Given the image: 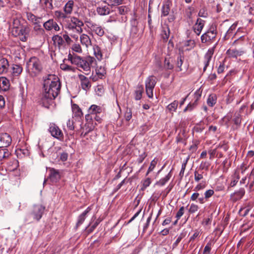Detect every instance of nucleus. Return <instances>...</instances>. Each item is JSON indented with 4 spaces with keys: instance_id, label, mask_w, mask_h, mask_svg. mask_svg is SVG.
Masks as SVG:
<instances>
[{
    "instance_id": "obj_1",
    "label": "nucleus",
    "mask_w": 254,
    "mask_h": 254,
    "mask_svg": "<svg viewBox=\"0 0 254 254\" xmlns=\"http://www.w3.org/2000/svg\"><path fill=\"white\" fill-rule=\"evenodd\" d=\"M43 98L53 100L58 95L61 90V83L59 77L54 74H49L44 79Z\"/></svg>"
},
{
    "instance_id": "obj_2",
    "label": "nucleus",
    "mask_w": 254,
    "mask_h": 254,
    "mask_svg": "<svg viewBox=\"0 0 254 254\" xmlns=\"http://www.w3.org/2000/svg\"><path fill=\"white\" fill-rule=\"evenodd\" d=\"M83 21L75 16L70 17V22L67 24L66 29L69 32V35L76 41L78 40V35L83 32Z\"/></svg>"
},
{
    "instance_id": "obj_3",
    "label": "nucleus",
    "mask_w": 254,
    "mask_h": 254,
    "mask_svg": "<svg viewBox=\"0 0 254 254\" xmlns=\"http://www.w3.org/2000/svg\"><path fill=\"white\" fill-rule=\"evenodd\" d=\"M43 69L40 60L36 57H31L27 63V70L31 76L39 75Z\"/></svg>"
},
{
    "instance_id": "obj_4",
    "label": "nucleus",
    "mask_w": 254,
    "mask_h": 254,
    "mask_svg": "<svg viewBox=\"0 0 254 254\" xmlns=\"http://www.w3.org/2000/svg\"><path fill=\"white\" fill-rule=\"evenodd\" d=\"M85 119L86 123L83 126H81L80 130L81 136L82 137H85L89 132L93 130L97 125L89 115H86Z\"/></svg>"
},
{
    "instance_id": "obj_5",
    "label": "nucleus",
    "mask_w": 254,
    "mask_h": 254,
    "mask_svg": "<svg viewBox=\"0 0 254 254\" xmlns=\"http://www.w3.org/2000/svg\"><path fill=\"white\" fill-rule=\"evenodd\" d=\"M156 83V77L152 75L149 76L145 80L146 93L150 98L153 97V91Z\"/></svg>"
},
{
    "instance_id": "obj_6",
    "label": "nucleus",
    "mask_w": 254,
    "mask_h": 254,
    "mask_svg": "<svg viewBox=\"0 0 254 254\" xmlns=\"http://www.w3.org/2000/svg\"><path fill=\"white\" fill-rule=\"evenodd\" d=\"M48 130L53 137L60 141L64 140V135L62 131L55 124H50Z\"/></svg>"
},
{
    "instance_id": "obj_7",
    "label": "nucleus",
    "mask_w": 254,
    "mask_h": 254,
    "mask_svg": "<svg viewBox=\"0 0 254 254\" xmlns=\"http://www.w3.org/2000/svg\"><path fill=\"white\" fill-rule=\"evenodd\" d=\"M29 32L30 29L28 26H21L18 29H16L14 35L20 36V40L25 42L27 39Z\"/></svg>"
},
{
    "instance_id": "obj_8",
    "label": "nucleus",
    "mask_w": 254,
    "mask_h": 254,
    "mask_svg": "<svg viewBox=\"0 0 254 254\" xmlns=\"http://www.w3.org/2000/svg\"><path fill=\"white\" fill-rule=\"evenodd\" d=\"M45 208V207L41 204L34 205L31 213L33 218L37 221L39 220L42 216Z\"/></svg>"
},
{
    "instance_id": "obj_9",
    "label": "nucleus",
    "mask_w": 254,
    "mask_h": 254,
    "mask_svg": "<svg viewBox=\"0 0 254 254\" xmlns=\"http://www.w3.org/2000/svg\"><path fill=\"white\" fill-rule=\"evenodd\" d=\"M43 27L47 31L54 30L56 32L60 30V27L58 23L53 19H50L43 23Z\"/></svg>"
},
{
    "instance_id": "obj_10",
    "label": "nucleus",
    "mask_w": 254,
    "mask_h": 254,
    "mask_svg": "<svg viewBox=\"0 0 254 254\" xmlns=\"http://www.w3.org/2000/svg\"><path fill=\"white\" fill-rule=\"evenodd\" d=\"M216 36V32L214 30H210L202 34L201 36V41L203 43L213 40Z\"/></svg>"
},
{
    "instance_id": "obj_11",
    "label": "nucleus",
    "mask_w": 254,
    "mask_h": 254,
    "mask_svg": "<svg viewBox=\"0 0 254 254\" xmlns=\"http://www.w3.org/2000/svg\"><path fill=\"white\" fill-rule=\"evenodd\" d=\"M11 142V136L7 133H0V148L7 147Z\"/></svg>"
},
{
    "instance_id": "obj_12",
    "label": "nucleus",
    "mask_w": 254,
    "mask_h": 254,
    "mask_svg": "<svg viewBox=\"0 0 254 254\" xmlns=\"http://www.w3.org/2000/svg\"><path fill=\"white\" fill-rule=\"evenodd\" d=\"M9 70V64L8 60L4 58L0 57V74H5Z\"/></svg>"
},
{
    "instance_id": "obj_13",
    "label": "nucleus",
    "mask_w": 254,
    "mask_h": 254,
    "mask_svg": "<svg viewBox=\"0 0 254 254\" xmlns=\"http://www.w3.org/2000/svg\"><path fill=\"white\" fill-rule=\"evenodd\" d=\"M50 179L53 182L56 183L60 179L61 177V172L58 170H56L54 168H50Z\"/></svg>"
},
{
    "instance_id": "obj_14",
    "label": "nucleus",
    "mask_w": 254,
    "mask_h": 254,
    "mask_svg": "<svg viewBox=\"0 0 254 254\" xmlns=\"http://www.w3.org/2000/svg\"><path fill=\"white\" fill-rule=\"evenodd\" d=\"M26 16L28 21L33 25L42 23V17H38L31 12H27Z\"/></svg>"
},
{
    "instance_id": "obj_15",
    "label": "nucleus",
    "mask_w": 254,
    "mask_h": 254,
    "mask_svg": "<svg viewBox=\"0 0 254 254\" xmlns=\"http://www.w3.org/2000/svg\"><path fill=\"white\" fill-rule=\"evenodd\" d=\"M204 25V21L198 18L195 24L193 26L194 32L197 35H199Z\"/></svg>"
},
{
    "instance_id": "obj_16",
    "label": "nucleus",
    "mask_w": 254,
    "mask_h": 254,
    "mask_svg": "<svg viewBox=\"0 0 254 254\" xmlns=\"http://www.w3.org/2000/svg\"><path fill=\"white\" fill-rule=\"evenodd\" d=\"M78 78L80 81L81 87L83 89L87 90L91 87V84L89 79L82 74H79Z\"/></svg>"
},
{
    "instance_id": "obj_17",
    "label": "nucleus",
    "mask_w": 254,
    "mask_h": 254,
    "mask_svg": "<svg viewBox=\"0 0 254 254\" xmlns=\"http://www.w3.org/2000/svg\"><path fill=\"white\" fill-rule=\"evenodd\" d=\"M214 48H212L207 51L204 56V66L203 67V71H205L209 64V62L211 60L212 57L214 54Z\"/></svg>"
},
{
    "instance_id": "obj_18",
    "label": "nucleus",
    "mask_w": 254,
    "mask_h": 254,
    "mask_svg": "<svg viewBox=\"0 0 254 254\" xmlns=\"http://www.w3.org/2000/svg\"><path fill=\"white\" fill-rule=\"evenodd\" d=\"M52 41L56 47L60 49L64 45V41L63 37L58 35H54L52 37Z\"/></svg>"
},
{
    "instance_id": "obj_19",
    "label": "nucleus",
    "mask_w": 254,
    "mask_h": 254,
    "mask_svg": "<svg viewBox=\"0 0 254 254\" xmlns=\"http://www.w3.org/2000/svg\"><path fill=\"white\" fill-rule=\"evenodd\" d=\"M245 193V190L244 189L241 188L238 191L232 194L231 198L233 201H236L241 199Z\"/></svg>"
},
{
    "instance_id": "obj_20",
    "label": "nucleus",
    "mask_w": 254,
    "mask_h": 254,
    "mask_svg": "<svg viewBox=\"0 0 254 254\" xmlns=\"http://www.w3.org/2000/svg\"><path fill=\"white\" fill-rule=\"evenodd\" d=\"M9 87V81L4 77H0V91H6Z\"/></svg>"
},
{
    "instance_id": "obj_21",
    "label": "nucleus",
    "mask_w": 254,
    "mask_h": 254,
    "mask_svg": "<svg viewBox=\"0 0 254 254\" xmlns=\"http://www.w3.org/2000/svg\"><path fill=\"white\" fill-rule=\"evenodd\" d=\"M74 6V1L72 0H69L64 7V11L67 15L72 13Z\"/></svg>"
},
{
    "instance_id": "obj_22",
    "label": "nucleus",
    "mask_w": 254,
    "mask_h": 254,
    "mask_svg": "<svg viewBox=\"0 0 254 254\" xmlns=\"http://www.w3.org/2000/svg\"><path fill=\"white\" fill-rule=\"evenodd\" d=\"M80 42L81 44L85 46L86 48H88L91 45V41L89 37L85 34H82L80 37Z\"/></svg>"
},
{
    "instance_id": "obj_23",
    "label": "nucleus",
    "mask_w": 254,
    "mask_h": 254,
    "mask_svg": "<svg viewBox=\"0 0 254 254\" xmlns=\"http://www.w3.org/2000/svg\"><path fill=\"white\" fill-rule=\"evenodd\" d=\"M68 60L70 61L72 64L79 66L83 59L79 56H72L69 54L68 56Z\"/></svg>"
},
{
    "instance_id": "obj_24",
    "label": "nucleus",
    "mask_w": 254,
    "mask_h": 254,
    "mask_svg": "<svg viewBox=\"0 0 254 254\" xmlns=\"http://www.w3.org/2000/svg\"><path fill=\"white\" fill-rule=\"evenodd\" d=\"M245 52L243 50L239 51L236 49H229L227 51V54L229 57L237 58L242 55Z\"/></svg>"
},
{
    "instance_id": "obj_25",
    "label": "nucleus",
    "mask_w": 254,
    "mask_h": 254,
    "mask_svg": "<svg viewBox=\"0 0 254 254\" xmlns=\"http://www.w3.org/2000/svg\"><path fill=\"white\" fill-rule=\"evenodd\" d=\"M91 210L90 208L88 207L84 212H83L78 217V220L76 225V227L81 225L85 219L87 213Z\"/></svg>"
},
{
    "instance_id": "obj_26",
    "label": "nucleus",
    "mask_w": 254,
    "mask_h": 254,
    "mask_svg": "<svg viewBox=\"0 0 254 254\" xmlns=\"http://www.w3.org/2000/svg\"><path fill=\"white\" fill-rule=\"evenodd\" d=\"M72 110L73 113V117L81 118L83 116L82 111L77 105L75 104L72 105Z\"/></svg>"
},
{
    "instance_id": "obj_27",
    "label": "nucleus",
    "mask_w": 254,
    "mask_h": 254,
    "mask_svg": "<svg viewBox=\"0 0 254 254\" xmlns=\"http://www.w3.org/2000/svg\"><path fill=\"white\" fill-rule=\"evenodd\" d=\"M97 12L100 15H106L110 13V9L107 6H100L97 8Z\"/></svg>"
},
{
    "instance_id": "obj_28",
    "label": "nucleus",
    "mask_w": 254,
    "mask_h": 254,
    "mask_svg": "<svg viewBox=\"0 0 254 254\" xmlns=\"http://www.w3.org/2000/svg\"><path fill=\"white\" fill-rule=\"evenodd\" d=\"M91 30L99 36H102L104 34V30L100 26L96 24L92 25Z\"/></svg>"
},
{
    "instance_id": "obj_29",
    "label": "nucleus",
    "mask_w": 254,
    "mask_h": 254,
    "mask_svg": "<svg viewBox=\"0 0 254 254\" xmlns=\"http://www.w3.org/2000/svg\"><path fill=\"white\" fill-rule=\"evenodd\" d=\"M170 2L167 1L162 6L161 9V16H166L169 14L170 9Z\"/></svg>"
},
{
    "instance_id": "obj_30",
    "label": "nucleus",
    "mask_w": 254,
    "mask_h": 254,
    "mask_svg": "<svg viewBox=\"0 0 254 254\" xmlns=\"http://www.w3.org/2000/svg\"><path fill=\"white\" fill-rule=\"evenodd\" d=\"M12 70L14 76H18L21 73L23 68L20 65L13 64L12 67Z\"/></svg>"
},
{
    "instance_id": "obj_31",
    "label": "nucleus",
    "mask_w": 254,
    "mask_h": 254,
    "mask_svg": "<svg viewBox=\"0 0 254 254\" xmlns=\"http://www.w3.org/2000/svg\"><path fill=\"white\" fill-rule=\"evenodd\" d=\"M101 112V108L96 105H91L89 109V113L91 115H95L98 113H100Z\"/></svg>"
},
{
    "instance_id": "obj_32",
    "label": "nucleus",
    "mask_w": 254,
    "mask_h": 254,
    "mask_svg": "<svg viewBox=\"0 0 254 254\" xmlns=\"http://www.w3.org/2000/svg\"><path fill=\"white\" fill-rule=\"evenodd\" d=\"M143 92V87L142 85H138L135 91V99L136 100H140L142 97V94Z\"/></svg>"
},
{
    "instance_id": "obj_33",
    "label": "nucleus",
    "mask_w": 254,
    "mask_h": 254,
    "mask_svg": "<svg viewBox=\"0 0 254 254\" xmlns=\"http://www.w3.org/2000/svg\"><path fill=\"white\" fill-rule=\"evenodd\" d=\"M171 177V174L170 172L164 178L160 179L159 181L157 182L155 185L159 186H164L170 180Z\"/></svg>"
},
{
    "instance_id": "obj_34",
    "label": "nucleus",
    "mask_w": 254,
    "mask_h": 254,
    "mask_svg": "<svg viewBox=\"0 0 254 254\" xmlns=\"http://www.w3.org/2000/svg\"><path fill=\"white\" fill-rule=\"evenodd\" d=\"M217 97L215 94L210 95L207 100V103L208 106L213 107L216 103Z\"/></svg>"
},
{
    "instance_id": "obj_35",
    "label": "nucleus",
    "mask_w": 254,
    "mask_h": 254,
    "mask_svg": "<svg viewBox=\"0 0 254 254\" xmlns=\"http://www.w3.org/2000/svg\"><path fill=\"white\" fill-rule=\"evenodd\" d=\"M93 50L95 56L98 60H101L102 59V54L100 47L95 45L93 47Z\"/></svg>"
},
{
    "instance_id": "obj_36",
    "label": "nucleus",
    "mask_w": 254,
    "mask_h": 254,
    "mask_svg": "<svg viewBox=\"0 0 254 254\" xmlns=\"http://www.w3.org/2000/svg\"><path fill=\"white\" fill-rule=\"evenodd\" d=\"M41 23H39V24L34 25L33 30L37 34L43 35L45 33V30L42 27Z\"/></svg>"
},
{
    "instance_id": "obj_37",
    "label": "nucleus",
    "mask_w": 254,
    "mask_h": 254,
    "mask_svg": "<svg viewBox=\"0 0 254 254\" xmlns=\"http://www.w3.org/2000/svg\"><path fill=\"white\" fill-rule=\"evenodd\" d=\"M86 62V60L85 59H83L79 67L82 68L84 71L86 72L87 73H86V74H88L90 71V67Z\"/></svg>"
},
{
    "instance_id": "obj_38",
    "label": "nucleus",
    "mask_w": 254,
    "mask_h": 254,
    "mask_svg": "<svg viewBox=\"0 0 254 254\" xmlns=\"http://www.w3.org/2000/svg\"><path fill=\"white\" fill-rule=\"evenodd\" d=\"M198 103H195L194 101L190 102L187 106L184 109V112L192 111L197 106Z\"/></svg>"
},
{
    "instance_id": "obj_39",
    "label": "nucleus",
    "mask_w": 254,
    "mask_h": 254,
    "mask_svg": "<svg viewBox=\"0 0 254 254\" xmlns=\"http://www.w3.org/2000/svg\"><path fill=\"white\" fill-rule=\"evenodd\" d=\"M22 26L20 25V22L19 20L16 18H13V29L12 31V34H14V31H16V29H18L21 27Z\"/></svg>"
},
{
    "instance_id": "obj_40",
    "label": "nucleus",
    "mask_w": 254,
    "mask_h": 254,
    "mask_svg": "<svg viewBox=\"0 0 254 254\" xmlns=\"http://www.w3.org/2000/svg\"><path fill=\"white\" fill-rule=\"evenodd\" d=\"M86 60V63H87V64H88L89 66L90 67V69L91 68V67H94L96 64V60L95 59L91 57H88L85 58Z\"/></svg>"
},
{
    "instance_id": "obj_41",
    "label": "nucleus",
    "mask_w": 254,
    "mask_h": 254,
    "mask_svg": "<svg viewBox=\"0 0 254 254\" xmlns=\"http://www.w3.org/2000/svg\"><path fill=\"white\" fill-rule=\"evenodd\" d=\"M100 220H99V219H97L92 225H91V224H90L88 227H89V228L87 229L88 233H90L92 232H93V230L96 228V227L100 223Z\"/></svg>"
},
{
    "instance_id": "obj_42",
    "label": "nucleus",
    "mask_w": 254,
    "mask_h": 254,
    "mask_svg": "<svg viewBox=\"0 0 254 254\" xmlns=\"http://www.w3.org/2000/svg\"><path fill=\"white\" fill-rule=\"evenodd\" d=\"M178 105V102L177 101H174L167 106V109L170 112L175 111L177 108Z\"/></svg>"
},
{
    "instance_id": "obj_43",
    "label": "nucleus",
    "mask_w": 254,
    "mask_h": 254,
    "mask_svg": "<svg viewBox=\"0 0 254 254\" xmlns=\"http://www.w3.org/2000/svg\"><path fill=\"white\" fill-rule=\"evenodd\" d=\"M55 16L59 19H65L67 17V15L64 12L57 10L55 12Z\"/></svg>"
},
{
    "instance_id": "obj_44",
    "label": "nucleus",
    "mask_w": 254,
    "mask_h": 254,
    "mask_svg": "<svg viewBox=\"0 0 254 254\" xmlns=\"http://www.w3.org/2000/svg\"><path fill=\"white\" fill-rule=\"evenodd\" d=\"M119 13L122 15H125L129 11V8L126 6H121L118 8Z\"/></svg>"
},
{
    "instance_id": "obj_45",
    "label": "nucleus",
    "mask_w": 254,
    "mask_h": 254,
    "mask_svg": "<svg viewBox=\"0 0 254 254\" xmlns=\"http://www.w3.org/2000/svg\"><path fill=\"white\" fill-rule=\"evenodd\" d=\"M123 0H108V5L111 6H117L123 3Z\"/></svg>"
},
{
    "instance_id": "obj_46",
    "label": "nucleus",
    "mask_w": 254,
    "mask_h": 254,
    "mask_svg": "<svg viewBox=\"0 0 254 254\" xmlns=\"http://www.w3.org/2000/svg\"><path fill=\"white\" fill-rule=\"evenodd\" d=\"M132 118V112L130 108H127L125 113V118L127 121H129Z\"/></svg>"
},
{
    "instance_id": "obj_47",
    "label": "nucleus",
    "mask_w": 254,
    "mask_h": 254,
    "mask_svg": "<svg viewBox=\"0 0 254 254\" xmlns=\"http://www.w3.org/2000/svg\"><path fill=\"white\" fill-rule=\"evenodd\" d=\"M164 67L167 69H172L174 67V65L170 62L169 59H165L164 61Z\"/></svg>"
},
{
    "instance_id": "obj_48",
    "label": "nucleus",
    "mask_w": 254,
    "mask_h": 254,
    "mask_svg": "<svg viewBox=\"0 0 254 254\" xmlns=\"http://www.w3.org/2000/svg\"><path fill=\"white\" fill-rule=\"evenodd\" d=\"M157 164V161H156L155 159L153 160L150 163V166L149 167V168L148 169V171L146 173V175H148V174L152 171L154 168L155 167L156 165Z\"/></svg>"
},
{
    "instance_id": "obj_49",
    "label": "nucleus",
    "mask_w": 254,
    "mask_h": 254,
    "mask_svg": "<svg viewBox=\"0 0 254 254\" xmlns=\"http://www.w3.org/2000/svg\"><path fill=\"white\" fill-rule=\"evenodd\" d=\"M96 72L99 75L104 76L106 73V69L104 67H102L101 66L98 67L96 69Z\"/></svg>"
},
{
    "instance_id": "obj_50",
    "label": "nucleus",
    "mask_w": 254,
    "mask_h": 254,
    "mask_svg": "<svg viewBox=\"0 0 254 254\" xmlns=\"http://www.w3.org/2000/svg\"><path fill=\"white\" fill-rule=\"evenodd\" d=\"M194 178L195 182H198L203 178L202 174L199 173L197 171L194 172Z\"/></svg>"
},
{
    "instance_id": "obj_51",
    "label": "nucleus",
    "mask_w": 254,
    "mask_h": 254,
    "mask_svg": "<svg viewBox=\"0 0 254 254\" xmlns=\"http://www.w3.org/2000/svg\"><path fill=\"white\" fill-rule=\"evenodd\" d=\"M198 206L194 203H192L190 205V207L189 208V211L190 213H193L197 211L198 210Z\"/></svg>"
},
{
    "instance_id": "obj_52",
    "label": "nucleus",
    "mask_w": 254,
    "mask_h": 254,
    "mask_svg": "<svg viewBox=\"0 0 254 254\" xmlns=\"http://www.w3.org/2000/svg\"><path fill=\"white\" fill-rule=\"evenodd\" d=\"M201 95V92L200 91V89L196 90L194 94V102L195 103H197L198 101L199 100Z\"/></svg>"
},
{
    "instance_id": "obj_53",
    "label": "nucleus",
    "mask_w": 254,
    "mask_h": 254,
    "mask_svg": "<svg viewBox=\"0 0 254 254\" xmlns=\"http://www.w3.org/2000/svg\"><path fill=\"white\" fill-rule=\"evenodd\" d=\"M206 187L205 182H202L197 184L194 189V190L198 191L204 189Z\"/></svg>"
},
{
    "instance_id": "obj_54",
    "label": "nucleus",
    "mask_w": 254,
    "mask_h": 254,
    "mask_svg": "<svg viewBox=\"0 0 254 254\" xmlns=\"http://www.w3.org/2000/svg\"><path fill=\"white\" fill-rule=\"evenodd\" d=\"M61 68L64 71H72L73 70V68L66 64H63L60 65Z\"/></svg>"
},
{
    "instance_id": "obj_55",
    "label": "nucleus",
    "mask_w": 254,
    "mask_h": 254,
    "mask_svg": "<svg viewBox=\"0 0 254 254\" xmlns=\"http://www.w3.org/2000/svg\"><path fill=\"white\" fill-rule=\"evenodd\" d=\"M211 249V243H208L204 247L203 254H210Z\"/></svg>"
},
{
    "instance_id": "obj_56",
    "label": "nucleus",
    "mask_w": 254,
    "mask_h": 254,
    "mask_svg": "<svg viewBox=\"0 0 254 254\" xmlns=\"http://www.w3.org/2000/svg\"><path fill=\"white\" fill-rule=\"evenodd\" d=\"M214 193V191L213 190H207L204 192V198L206 199H208L210 197H211Z\"/></svg>"
},
{
    "instance_id": "obj_57",
    "label": "nucleus",
    "mask_w": 254,
    "mask_h": 254,
    "mask_svg": "<svg viewBox=\"0 0 254 254\" xmlns=\"http://www.w3.org/2000/svg\"><path fill=\"white\" fill-rule=\"evenodd\" d=\"M184 209L185 208L184 206H182L180 208L176 216L177 220H179L183 215L184 213Z\"/></svg>"
},
{
    "instance_id": "obj_58",
    "label": "nucleus",
    "mask_w": 254,
    "mask_h": 254,
    "mask_svg": "<svg viewBox=\"0 0 254 254\" xmlns=\"http://www.w3.org/2000/svg\"><path fill=\"white\" fill-rule=\"evenodd\" d=\"M162 38L164 40H166L168 39L169 36V29L167 28V30H164L162 33Z\"/></svg>"
},
{
    "instance_id": "obj_59",
    "label": "nucleus",
    "mask_w": 254,
    "mask_h": 254,
    "mask_svg": "<svg viewBox=\"0 0 254 254\" xmlns=\"http://www.w3.org/2000/svg\"><path fill=\"white\" fill-rule=\"evenodd\" d=\"M72 50L77 53H81L82 52V49L81 46L78 44H75L72 46Z\"/></svg>"
},
{
    "instance_id": "obj_60",
    "label": "nucleus",
    "mask_w": 254,
    "mask_h": 254,
    "mask_svg": "<svg viewBox=\"0 0 254 254\" xmlns=\"http://www.w3.org/2000/svg\"><path fill=\"white\" fill-rule=\"evenodd\" d=\"M189 159V157H188L186 160L185 161H184V163L182 164V168H181V170L180 171V175H184V171H185V170L186 169V165H187V164L188 163V161Z\"/></svg>"
},
{
    "instance_id": "obj_61",
    "label": "nucleus",
    "mask_w": 254,
    "mask_h": 254,
    "mask_svg": "<svg viewBox=\"0 0 254 254\" xmlns=\"http://www.w3.org/2000/svg\"><path fill=\"white\" fill-rule=\"evenodd\" d=\"M151 180L150 178H147L145 180H144L143 182V188L144 189H146L147 187H148L151 184Z\"/></svg>"
},
{
    "instance_id": "obj_62",
    "label": "nucleus",
    "mask_w": 254,
    "mask_h": 254,
    "mask_svg": "<svg viewBox=\"0 0 254 254\" xmlns=\"http://www.w3.org/2000/svg\"><path fill=\"white\" fill-rule=\"evenodd\" d=\"M67 127L70 130H73L74 129V127L73 125V120H68V122L66 124Z\"/></svg>"
},
{
    "instance_id": "obj_63",
    "label": "nucleus",
    "mask_w": 254,
    "mask_h": 254,
    "mask_svg": "<svg viewBox=\"0 0 254 254\" xmlns=\"http://www.w3.org/2000/svg\"><path fill=\"white\" fill-rule=\"evenodd\" d=\"M68 158V154L66 152H63L60 155V160L63 162L67 160Z\"/></svg>"
},
{
    "instance_id": "obj_64",
    "label": "nucleus",
    "mask_w": 254,
    "mask_h": 254,
    "mask_svg": "<svg viewBox=\"0 0 254 254\" xmlns=\"http://www.w3.org/2000/svg\"><path fill=\"white\" fill-rule=\"evenodd\" d=\"M224 69H225V64H224L223 63H221L220 64L218 68L217 72L218 73H221L224 72Z\"/></svg>"
}]
</instances>
